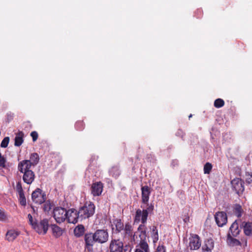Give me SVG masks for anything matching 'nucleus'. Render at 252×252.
<instances>
[{
    "label": "nucleus",
    "mask_w": 252,
    "mask_h": 252,
    "mask_svg": "<svg viewBox=\"0 0 252 252\" xmlns=\"http://www.w3.org/2000/svg\"><path fill=\"white\" fill-rule=\"evenodd\" d=\"M155 252H166L165 247L163 245H158Z\"/></svg>",
    "instance_id": "obj_40"
},
{
    "label": "nucleus",
    "mask_w": 252,
    "mask_h": 252,
    "mask_svg": "<svg viewBox=\"0 0 252 252\" xmlns=\"http://www.w3.org/2000/svg\"><path fill=\"white\" fill-rule=\"evenodd\" d=\"M214 105L216 108H219L224 105V101L221 98H218L215 100Z\"/></svg>",
    "instance_id": "obj_31"
},
{
    "label": "nucleus",
    "mask_w": 252,
    "mask_h": 252,
    "mask_svg": "<svg viewBox=\"0 0 252 252\" xmlns=\"http://www.w3.org/2000/svg\"><path fill=\"white\" fill-rule=\"evenodd\" d=\"M32 166L29 160L24 159L18 163V170L20 173H23L26 171L27 172V171H31L32 170L30 168Z\"/></svg>",
    "instance_id": "obj_15"
},
{
    "label": "nucleus",
    "mask_w": 252,
    "mask_h": 252,
    "mask_svg": "<svg viewBox=\"0 0 252 252\" xmlns=\"http://www.w3.org/2000/svg\"><path fill=\"white\" fill-rule=\"evenodd\" d=\"M49 224L47 219L41 220L39 222L36 221L32 224V228L39 234L45 235L46 234Z\"/></svg>",
    "instance_id": "obj_7"
},
{
    "label": "nucleus",
    "mask_w": 252,
    "mask_h": 252,
    "mask_svg": "<svg viewBox=\"0 0 252 252\" xmlns=\"http://www.w3.org/2000/svg\"><path fill=\"white\" fill-rule=\"evenodd\" d=\"M178 160H177L176 159L173 160L172 161V163H171V165L173 167H174L175 165L178 164Z\"/></svg>",
    "instance_id": "obj_45"
},
{
    "label": "nucleus",
    "mask_w": 252,
    "mask_h": 252,
    "mask_svg": "<svg viewBox=\"0 0 252 252\" xmlns=\"http://www.w3.org/2000/svg\"><path fill=\"white\" fill-rule=\"evenodd\" d=\"M201 244L199 236L196 234H192L189 238V247L191 250H196L200 248Z\"/></svg>",
    "instance_id": "obj_12"
},
{
    "label": "nucleus",
    "mask_w": 252,
    "mask_h": 252,
    "mask_svg": "<svg viewBox=\"0 0 252 252\" xmlns=\"http://www.w3.org/2000/svg\"><path fill=\"white\" fill-rule=\"evenodd\" d=\"M95 207L91 202H87L79 209L81 221L93 216L95 212Z\"/></svg>",
    "instance_id": "obj_4"
},
{
    "label": "nucleus",
    "mask_w": 252,
    "mask_h": 252,
    "mask_svg": "<svg viewBox=\"0 0 252 252\" xmlns=\"http://www.w3.org/2000/svg\"><path fill=\"white\" fill-rule=\"evenodd\" d=\"M28 218L29 219V222H30V224L32 226V224H34V223H35L37 221V220H35V221H33V219H32V216L31 214H28Z\"/></svg>",
    "instance_id": "obj_42"
},
{
    "label": "nucleus",
    "mask_w": 252,
    "mask_h": 252,
    "mask_svg": "<svg viewBox=\"0 0 252 252\" xmlns=\"http://www.w3.org/2000/svg\"><path fill=\"white\" fill-rule=\"evenodd\" d=\"M16 190L18 193L24 192L21 182H18L16 186Z\"/></svg>",
    "instance_id": "obj_37"
},
{
    "label": "nucleus",
    "mask_w": 252,
    "mask_h": 252,
    "mask_svg": "<svg viewBox=\"0 0 252 252\" xmlns=\"http://www.w3.org/2000/svg\"><path fill=\"white\" fill-rule=\"evenodd\" d=\"M32 199L35 203L41 204L46 201V194L42 189L37 188L32 192Z\"/></svg>",
    "instance_id": "obj_8"
},
{
    "label": "nucleus",
    "mask_w": 252,
    "mask_h": 252,
    "mask_svg": "<svg viewBox=\"0 0 252 252\" xmlns=\"http://www.w3.org/2000/svg\"><path fill=\"white\" fill-rule=\"evenodd\" d=\"M9 142V137H4L1 142L0 147L1 148H6L8 145Z\"/></svg>",
    "instance_id": "obj_34"
},
{
    "label": "nucleus",
    "mask_w": 252,
    "mask_h": 252,
    "mask_svg": "<svg viewBox=\"0 0 252 252\" xmlns=\"http://www.w3.org/2000/svg\"><path fill=\"white\" fill-rule=\"evenodd\" d=\"M212 168V164L209 162H207L204 166V173L205 174H209Z\"/></svg>",
    "instance_id": "obj_32"
},
{
    "label": "nucleus",
    "mask_w": 252,
    "mask_h": 252,
    "mask_svg": "<svg viewBox=\"0 0 252 252\" xmlns=\"http://www.w3.org/2000/svg\"><path fill=\"white\" fill-rule=\"evenodd\" d=\"M103 188V184L100 182L93 183L91 187L92 194L94 196L100 195L102 192Z\"/></svg>",
    "instance_id": "obj_14"
},
{
    "label": "nucleus",
    "mask_w": 252,
    "mask_h": 252,
    "mask_svg": "<svg viewBox=\"0 0 252 252\" xmlns=\"http://www.w3.org/2000/svg\"><path fill=\"white\" fill-rule=\"evenodd\" d=\"M176 135L177 136H179V137H181V138H183L184 136L185 135V133L183 130H182L181 129H179L177 131Z\"/></svg>",
    "instance_id": "obj_43"
},
{
    "label": "nucleus",
    "mask_w": 252,
    "mask_h": 252,
    "mask_svg": "<svg viewBox=\"0 0 252 252\" xmlns=\"http://www.w3.org/2000/svg\"><path fill=\"white\" fill-rule=\"evenodd\" d=\"M75 128L78 130H81L84 128V123L83 122H78L75 124Z\"/></svg>",
    "instance_id": "obj_38"
},
{
    "label": "nucleus",
    "mask_w": 252,
    "mask_h": 252,
    "mask_svg": "<svg viewBox=\"0 0 252 252\" xmlns=\"http://www.w3.org/2000/svg\"><path fill=\"white\" fill-rule=\"evenodd\" d=\"M198 11H199L200 13H201L200 10H198ZM201 13H200V15H201Z\"/></svg>",
    "instance_id": "obj_47"
},
{
    "label": "nucleus",
    "mask_w": 252,
    "mask_h": 252,
    "mask_svg": "<svg viewBox=\"0 0 252 252\" xmlns=\"http://www.w3.org/2000/svg\"><path fill=\"white\" fill-rule=\"evenodd\" d=\"M110 175L116 178L120 175V171L118 166H113L109 170Z\"/></svg>",
    "instance_id": "obj_28"
},
{
    "label": "nucleus",
    "mask_w": 252,
    "mask_h": 252,
    "mask_svg": "<svg viewBox=\"0 0 252 252\" xmlns=\"http://www.w3.org/2000/svg\"><path fill=\"white\" fill-rule=\"evenodd\" d=\"M134 252H150L148 243L144 240H140L139 244L136 246Z\"/></svg>",
    "instance_id": "obj_17"
},
{
    "label": "nucleus",
    "mask_w": 252,
    "mask_h": 252,
    "mask_svg": "<svg viewBox=\"0 0 252 252\" xmlns=\"http://www.w3.org/2000/svg\"><path fill=\"white\" fill-rule=\"evenodd\" d=\"M235 237H233L232 235H230V234H227L226 243L228 245L231 247L239 246L241 245L240 241L235 238Z\"/></svg>",
    "instance_id": "obj_19"
},
{
    "label": "nucleus",
    "mask_w": 252,
    "mask_h": 252,
    "mask_svg": "<svg viewBox=\"0 0 252 252\" xmlns=\"http://www.w3.org/2000/svg\"><path fill=\"white\" fill-rule=\"evenodd\" d=\"M45 203L43 205V210L44 212H49L51 209V204L49 201L44 202Z\"/></svg>",
    "instance_id": "obj_33"
},
{
    "label": "nucleus",
    "mask_w": 252,
    "mask_h": 252,
    "mask_svg": "<svg viewBox=\"0 0 252 252\" xmlns=\"http://www.w3.org/2000/svg\"><path fill=\"white\" fill-rule=\"evenodd\" d=\"M6 159L4 157L0 158V167L5 168L6 167Z\"/></svg>",
    "instance_id": "obj_39"
},
{
    "label": "nucleus",
    "mask_w": 252,
    "mask_h": 252,
    "mask_svg": "<svg viewBox=\"0 0 252 252\" xmlns=\"http://www.w3.org/2000/svg\"><path fill=\"white\" fill-rule=\"evenodd\" d=\"M29 161L31 162V164L32 166H34L36 165L39 161V157L38 154L36 153L31 154Z\"/></svg>",
    "instance_id": "obj_24"
},
{
    "label": "nucleus",
    "mask_w": 252,
    "mask_h": 252,
    "mask_svg": "<svg viewBox=\"0 0 252 252\" xmlns=\"http://www.w3.org/2000/svg\"><path fill=\"white\" fill-rule=\"evenodd\" d=\"M110 252H130V249L127 246L124 247L123 242L120 240H112L110 243Z\"/></svg>",
    "instance_id": "obj_5"
},
{
    "label": "nucleus",
    "mask_w": 252,
    "mask_h": 252,
    "mask_svg": "<svg viewBox=\"0 0 252 252\" xmlns=\"http://www.w3.org/2000/svg\"><path fill=\"white\" fill-rule=\"evenodd\" d=\"M67 216L66 220L69 223H76L78 221H81L80 214H79V210L77 211L75 209H70L67 211Z\"/></svg>",
    "instance_id": "obj_10"
},
{
    "label": "nucleus",
    "mask_w": 252,
    "mask_h": 252,
    "mask_svg": "<svg viewBox=\"0 0 252 252\" xmlns=\"http://www.w3.org/2000/svg\"><path fill=\"white\" fill-rule=\"evenodd\" d=\"M246 182L249 184L252 183V172H246Z\"/></svg>",
    "instance_id": "obj_35"
},
{
    "label": "nucleus",
    "mask_w": 252,
    "mask_h": 252,
    "mask_svg": "<svg viewBox=\"0 0 252 252\" xmlns=\"http://www.w3.org/2000/svg\"><path fill=\"white\" fill-rule=\"evenodd\" d=\"M24 134L23 131H19L15 137L14 145L17 147L21 146L24 142L23 137Z\"/></svg>",
    "instance_id": "obj_23"
},
{
    "label": "nucleus",
    "mask_w": 252,
    "mask_h": 252,
    "mask_svg": "<svg viewBox=\"0 0 252 252\" xmlns=\"http://www.w3.org/2000/svg\"><path fill=\"white\" fill-rule=\"evenodd\" d=\"M243 210L242 207L240 204H236L233 207V212L234 214L238 218H240L242 216Z\"/></svg>",
    "instance_id": "obj_27"
},
{
    "label": "nucleus",
    "mask_w": 252,
    "mask_h": 252,
    "mask_svg": "<svg viewBox=\"0 0 252 252\" xmlns=\"http://www.w3.org/2000/svg\"><path fill=\"white\" fill-rule=\"evenodd\" d=\"M152 238L154 243H156L158 240V234L157 228L156 226H153L152 229Z\"/></svg>",
    "instance_id": "obj_29"
},
{
    "label": "nucleus",
    "mask_w": 252,
    "mask_h": 252,
    "mask_svg": "<svg viewBox=\"0 0 252 252\" xmlns=\"http://www.w3.org/2000/svg\"><path fill=\"white\" fill-rule=\"evenodd\" d=\"M243 230L245 234L247 236L252 235V222H243Z\"/></svg>",
    "instance_id": "obj_22"
},
{
    "label": "nucleus",
    "mask_w": 252,
    "mask_h": 252,
    "mask_svg": "<svg viewBox=\"0 0 252 252\" xmlns=\"http://www.w3.org/2000/svg\"><path fill=\"white\" fill-rule=\"evenodd\" d=\"M7 218V216L5 212L3 209H0V220H5Z\"/></svg>",
    "instance_id": "obj_36"
},
{
    "label": "nucleus",
    "mask_w": 252,
    "mask_h": 252,
    "mask_svg": "<svg viewBox=\"0 0 252 252\" xmlns=\"http://www.w3.org/2000/svg\"><path fill=\"white\" fill-rule=\"evenodd\" d=\"M31 136H32V141L33 142H35L37 139L38 133L36 131H33L31 133Z\"/></svg>",
    "instance_id": "obj_41"
},
{
    "label": "nucleus",
    "mask_w": 252,
    "mask_h": 252,
    "mask_svg": "<svg viewBox=\"0 0 252 252\" xmlns=\"http://www.w3.org/2000/svg\"><path fill=\"white\" fill-rule=\"evenodd\" d=\"M192 114H190L189 115V119H190L191 117H192Z\"/></svg>",
    "instance_id": "obj_46"
},
{
    "label": "nucleus",
    "mask_w": 252,
    "mask_h": 252,
    "mask_svg": "<svg viewBox=\"0 0 252 252\" xmlns=\"http://www.w3.org/2000/svg\"><path fill=\"white\" fill-rule=\"evenodd\" d=\"M146 223L140 224L138 227V231L140 232L139 237L140 240H146L147 236V227L145 225Z\"/></svg>",
    "instance_id": "obj_21"
},
{
    "label": "nucleus",
    "mask_w": 252,
    "mask_h": 252,
    "mask_svg": "<svg viewBox=\"0 0 252 252\" xmlns=\"http://www.w3.org/2000/svg\"><path fill=\"white\" fill-rule=\"evenodd\" d=\"M84 232L85 227L82 224L78 225L74 230V235L77 237L82 236L84 234Z\"/></svg>",
    "instance_id": "obj_26"
},
{
    "label": "nucleus",
    "mask_w": 252,
    "mask_h": 252,
    "mask_svg": "<svg viewBox=\"0 0 252 252\" xmlns=\"http://www.w3.org/2000/svg\"><path fill=\"white\" fill-rule=\"evenodd\" d=\"M231 184L233 189L235 191L237 194L239 195L244 191V182L241 178H234L231 181Z\"/></svg>",
    "instance_id": "obj_9"
},
{
    "label": "nucleus",
    "mask_w": 252,
    "mask_h": 252,
    "mask_svg": "<svg viewBox=\"0 0 252 252\" xmlns=\"http://www.w3.org/2000/svg\"><path fill=\"white\" fill-rule=\"evenodd\" d=\"M113 223L116 227L115 231L116 233H121L124 238L129 239V238L132 236V227L130 224L126 223L124 225L120 219L114 220Z\"/></svg>",
    "instance_id": "obj_3"
},
{
    "label": "nucleus",
    "mask_w": 252,
    "mask_h": 252,
    "mask_svg": "<svg viewBox=\"0 0 252 252\" xmlns=\"http://www.w3.org/2000/svg\"><path fill=\"white\" fill-rule=\"evenodd\" d=\"M141 189L142 192V202L143 204H146L147 206V204H149L148 201L152 189L148 186H142Z\"/></svg>",
    "instance_id": "obj_13"
},
{
    "label": "nucleus",
    "mask_w": 252,
    "mask_h": 252,
    "mask_svg": "<svg viewBox=\"0 0 252 252\" xmlns=\"http://www.w3.org/2000/svg\"><path fill=\"white\" fill-rule=\"evenodd\" d=\"M214 247V246L213 245H212L210 247H208V246H206V248L205 249H204L206 251H207V252H211V250L212 249H213Z\"/></svg>",
    "instance_id": "obj_44"
},
{
    "label": "nucleus",
    "mask_w": 252,
    "mask_h": 252,
    "mask_svg": "<svg viewBox=\"0 0 252 252\" xmlns=\"http://www.w3.org/2000/svg\"><path fill=\"white\" fill-rule=\"evenodd\" d=\"M240 229L239 228L238 223L237 220L234 221L231 225L228 234L232 235L233 237H237L240 233Z\"/></svg>",
    "instance_id": "obj_18"
},
{
    "label": "nucleus",
    "mask_w": 252,
    "mask_h": 252,
    "mask_svg": "<svg viewBox=\"0 0 252 252\" xmlns=\"http://www.w3.org/2000/svg\"><path fill=\"white\" fill-rule=\"evenodd\" d=\"M20 234V231L14 229L8 230L6 234V239L9 242L13 241Z\"/></svg>",
    "instance_id": "obj_20"
},
{
    "label": "nucleus",
    "mask_w": 252,
    "mask_h": 252,
    "mask_svg": "<svg viewBox=\"0 0 252 252\" xmlns=\"http://www.w3.org/2000/svg\"><path fill=\"white\" fill-rule=\"evenodd\" d=\"M51 229L53 235L57 238L59 237L63 234L62 228L56 224H52Z\"/></svg>",
    "instance_id": "obj_25"
},
{
    "label": "nucleus",
    "mask_w": 252,
    "mask_h": 252,
    "mask_svg": "<svg viewBox=\"0 0 252 252\" xmlns=\"http://www.w3.org/2000/svg\"><path fill=\"white\" fill-rule=\"evenodd\" d=\"M23 180L28 185H31L34 181L35 179L34 173L32 171H27L23 173Z\"/></svg>",
    "instance_id": "obj_16"
},
{
    "label": "nucleus",
    "mask_w": 252,
    "mask_h": 252,
    "mask_svg": "<svg viewBox=\"0 0 252 252\" xmlns=\"http://www.w3.org/2000/svg\"><path fill=\"white\" fill-rule=\"evenodd\" d=\"M67 211L66 209L61 207H57L54 209L53 217L57 223H62L66 220Z\"/></svg>",
    "instance_id": "obj_6"
},
{
    "label": "nucleus",
    "mask_w": 252,
    "mask_h": 252,
    "mask_svg": "<svg viewBox=\"0 0 252 252\" xmlns=\"http://www.w3.org/2000/svg\"><path fill=\"white\" fill-rule=\"evenodd\" d=\"M19 201L20 204L23 206H25L27 204L26 199L24 194V192L18 193Z\"/></svg>",
    "instance_id": "obj_30"
},
{
    "label": "nucleus",
    "mask_w": 252,
    "mask_h": 252,
    "mask_svg": "<svg viewBox=\"0 0 252 252\" xmlns=\"http://www.w3.org/2000/svg\"><path fill=\"white\" fill-rule=\"evenodd\" d=\"M85 249L89 252H93V247L95 242L103 244L108 240V233L104 229H98L94 233L85 234L84 236Z\"/></svg>",
    "instance_id": "obj_1"
},
{
    "label": "nucleus",
    "mask_w": 252,
    "mask_h": 252,
    "mask_svg": "<svg viewBox=\"0 0 252 252\" xmlns=\"http://www.w3.org/2000/svg\"><path fill=\"white\" fill-rule=\"evenodd\" d=\"M215 220L219 227H222L227 222V216L226 213L221 211L216 213Z\"/></svg>",
    "instance_id": "obj_11"
},
{
    "label": "nucleus",
    "mask_w": 252,
    "mask_h": 252,
    "mask_svg": "<svg viewBox=\"0 0 252 252\" xmlns=\"http://www.w3.org/2000/svg\"><path fill=\"white\" fill-rule=\"evenodd\" d=\"M141 208L143 210L138 209L136 210L135 216L134 217V222L138 223L141 222L142 223H146L149 214L153 213L154 209V205L153 203L147 204L146 208L144 209V207L141 205Z\"/></svg>",
    "instance_id": "obj_2"
}]
</instances>
